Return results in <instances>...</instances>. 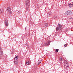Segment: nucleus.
I'll use <instances>...</instances> for the list:
<instances>
[{"label":"nucleus","mask_w":73,"mask_h":73,"mask_svg":"<svg viewBox=\"0 0 73 73\" xmlns=\"http://www.w3.org/2000/svg\"><path fill=\"white\" fill-rule=\"evenodd\" d=\"M64 66L67 68V70H68L69 69V62H68L66 60H65L64 61Z\"/></svg>","instance_id":"f257e3e1"},{"label":"nucleus","mask_w":73,"mask_h":73,"mask_svg":"<svg viewBox=\"0 0 73 73\" xmlns=\"http://www.w3.org/2000/svg\"><path fill=\"white\" fill-rule=\"evenodd\" d=\"M72 11L70 10H68L66 11L64 13L65 16H69L70 15H72Z\"/></svg>","instance_id":"f03ea898"},{"label":"nucleus","mask_w":73,"mask_h":73,"mask_svg":"<svg viewBox=\"0 0 73 73\" xmlns=\"http://www.w3.org/2000/svg\"><path fill=\"white\" fill-rule=\"evenodd\" d=\"M25 4L27 7H29V0H27L25 1Z\"/></svg>","instance_id":"7ed1b4c3"},{"label":"nucleus","mask_w":73,"mask_h":73,"mask_svg":"<svg viewBox=\"0 0 73 73\" xmlns=\"http://www.w3.org/2000/svg\"><path fill=\"white\" fill-rule=\"evenodd\" d=\"M3 51L2 50V49L1 48V47L0 46V58L2 56H3Z\"/></svg>","instance_id":"20e7f679"},{"label":"nucleus","mask_w":73,"mask_h":73,"mask_svg":"<svg viewBox=\"0 0 73 73\" xmlns=\"http://www.w3.org/2000/svg\"><path fill=\"white\" fill-rule=\"evenodd\" d=\"M51 42L50 40H49L48 42L44 44V46H49L50 44V43Z\"/></svg>","instance_id":"39448f33"},{"label":"nucleus","mask_w":73,"mask_h":73,"mask_svg":"<svg viewBox=\"0 0 73 73\" xmlns=\"http://www.w3.org/2000/svg\"><path fill=\"white\" fill-rule=\"evenodd\" d=\"M7 12L9 13L10 14H11L12 13V11H11V8L9 7H8V9H7Z\"/></svg>","instance_id":"423d86ee"},{"label":"nucleus","mask_w":73,"mask_h":73,"mask_svg":"<svg viewBox=\"0 0 73 73\" xmlns=\"http://www.w3.org/2000/svg\"><path fill=\"white\" fill-rule=\"evenodd\" d=\"M56 31H60V32H62V29L59 27H56Z\"/></svg>","instance_id":"0eeeda50"},{"label":"nucleus","mask_w":73,"mask_h":73,"mask_svg":"<svg viewBox=\"0 0 73 73\" xmlns=\"http://www.w3.org/2000/svg\"><path fill=\"white\" fill-rule=\"evenodd\" d=\"M14 63L16 65H17V64H19V62L18 61V60L14 61Z\"/></svg>","instance_id":"6e6552de"},{"label":"nucleus","mask_w":73,"mask_h":73,"mask_svg":"<svg viewBox=\"0 0 73 73\" xmlns=\"http://www.w3.org/2000/svg\"><path fill=\"white\" fill-rule=\"evenodd\" d=\"M68 5L69 7H70V8H72V7H73V5L70 3H69L68 4Z\"/></svg>","instance_id":"1a4fd4ad"},{"label":"nucleus","mask_w":73,"mask_h":73,"mask_svg":"<svg viewBox=\"0 0 73 73\" xmlns=\"http://www.w3.org/2000/svg\"><path fill=\"white\" fill-rule=\"evenodd\" d=\"M4 12V9H1L0 10V13H3Z\"/></svg>","instance_id":"9d476101"},{"label":"nucleus","mask_w":73,"mask_h":73,"mask_svg":"<svg viewBox=\"0 0 73 73\" xmlns=\"http://www.w3.org/2000/svg\"><path fill=\"white\" fill-rule=\"evenodd\" d=\"M29 64H30V63H29V61H27V62H26V65H29Z\"/></svg>","instance_id":"9b49d317"},{"label":"nucleus","mask_w":73,"mask_h":73,"mask_svg":"<svg viewBox=\"0 0 73 73\" xmlns=\"http://www.w3.org/2000/svg\"><path fill=\"white\" fill-rule=\"evenodd\" d=\"M58 27L59 28H60L61 29H62V25H60V24H59L58 25Z\"/></svg>","instance_id":"f8f14e48"},{"label":"nucleus","mask_w":73,"mask_h":73,"mask_svg":"<svg viewBox=\"0 0 73 73\" xmlns=\"http://www.w3.org/2000/svg\"><path fill=\"white\" fill-rule=\"evenodd\" d=\"M45 27H48V23H46L45 24V26H44Z\"/></svg>","instance_id":"ddd939ff"},{"label":"nucleus","mask_w":73,"mask_h":73,"mask_svg":"<svg viewBox=\"0 0 73 73\" xmlns=\"http://www.w3.org/2000/svg\"><path fill=\"white\" fill-rule=\"evenodd\" d=\"M26 8H27L26 10L27 11H29V7L28 6H27Z\"/></svg>","instance_id":"4468645a"},{"label":"nucleus","mask_w":73,"mask_h":73,"mask_svg":"<svg viewBox=\"0 0 73 73\" xmlns=\"http://www.w3.org/2000/svg\"><path fill=\"white\" fill-rule=\"evenodd\" d=\"M18 56H17L14 58V59L15 60H17L18 59Z\"/></svg>","instance_id":"2eb2a0df"},{"label":"nucleus","mask_w":73,"mask_h":73,"mask_svg":"<svg viewBox=\"0 0 73 73\" xmlns=\"http://www.w3.org/2000/svg\"><path fill=\"white\" fill-rule=\"evenodd\" d=\"M58 50H59L58 49H56L55 50V52H56V53H57L58 52Z\"/></svg>","instance_id":"dca6fc26"},{"label":"nucleus","mask_w":73,"mask_h":73,"mask_svg":"<svg viewBox=\"0 0 73 73\" xmlns=\"http://www.w3.org/2000/svg\"><path fill=\"white\" fill-rule=\"evenodd\" d=\"M51 14H52V13H51V12H48V15L49 16H50V15H51Z\"/></svg>","instance_id":"f3484780"},{"label":"nucleus","mask_w":73,"mask_h":73,"mask_svg":"<svg viewBox=\"0 0 73 73\" xmlns=\"http://www.w3.org/2000/svg\"><path fill=\"white\" fill-rule=\"evenodd\" d=\"M8 23V20H5V23Z\"/></svg>","instance_id":"a211bd4d"},{"label":"nucleus","mask_w":73,"mask_h":73,"mask_svg":"<svg viewBox=\"0 0 73 73\" xmlns=\"http://www.w3.org/2000/svg\"><path fill=\"white\" fill-rule=\"evenodd\" d=\"M5 25H6V26H8V23H5Z\"/></svg>","instance_id":"6ab92c4d"},{"label":"nucleus","mask_w":73,"mask_h":73,"mask_svg":"<svg viewBox=\"0 0 73 73\" xmlns=\"http://www.w3.org/2000/svg\"><path fill=\"white\" fill-rule=\"evenodd\" d=\"M54 18L55 19H57V16H55L54 17Z\"/></svg>","instance_id":"aec40b11"},{"label":"nucleus","mask_w":73,"mask_h":73,"mask_svg":"<svg viewBox=\"0 0 73 73\" xmlns=\"http://www.w3.org/2000/svg\"><path fill=\"white\" fill-rule=\"evenodd\" d=\"M60 61H63V59H62V58H60Z\"/></svg>","instance_id":"412c9836"},{"label":"nucleus","mask_w":73,"mask_h":73,"mask_svg":"<svg viewBox=\"0 0 73 73\" xmlns=\"http://www.w3.org/2000/svg\"><path fill=\"white\" fill-rule=\"evenodd\" d=\"M67 45H68V44H64L65 47H66V46H67Z\"/></svg>","instance_id":"4be33fe9"},{"label":"nucleus","mask_w":73,"mask_h":73,"mask_svg":"<svg viewBox=\"0 0 73 73\" xmlns=\"http://www.w3.org/2000/svg\"><path fill=\"white\" fill-rule=\"evenodd\" d=\"M14 51H15V49H13L12 50V52H14Z\"/></svg>","instance_id":"5701e85b"},{"label":"nucleus","mask_w":73,"mask_h":73,"mask_svg":"<svg viewBox=\"0 0 73 73\" xmlns=\"http://www.w3.org/2000/svg\"><path fill=\"white\" fill-rule=\"evenodd\" d=\"M27 48H29V46L28 45V46H27Z\"/></svg>","instance_id":"b1692460"},{"label":"nucleus","mask_w":73,"mask_h":73,"mask_svg":"<svg viewBox=\"0 0 73 73\" xmlns=\"http://www.w3.org/2000/svg\"><path fill=\"white\" fill-rule=\"evenodd\" d=\"M40 62H38V64H37V65H39V64H40Z\"/></svg>","instance_id":"393cba45"},{"label":"nucleus","mask_w":73,"mask_h":73,"mask_svg":"<svg viewBox=\"0 0 73 73\" xmlns=\"http://www.w3.org/2000/svg\"><path fill=\"white\" fill-rule=\"evenodd\" d=\"M25 45H26V46H28V43H26V44H25Z\"/></svg>","instance_id":"a878e982"},{"label":"nucleus","mask_w":73,"mask_h":73,"mask_svg":"<svg viewBox=\"0 0 73 73\" xmlns=\"http://www.w3.org/2000/svg\"><path fill=\"white\" fill-rule=\"evenodd\" d=\"M41 61H42V60H40V61H39V62L40 63H41Z\"/></svg>","instance_id":"bb28decb"},{"label":"nucleus","mask_w":73,"mask_h":73,"mask_svg":"<svg viewBox=\"0 0 73 73\" xmlns=\"http://www.w3.org/2000/svg\"><path fill=\"white\" fill-rule=\"evenodd\" d=\"M65 32H67V29L65 30Z\"/></svg>","instance_id":"cd10ccee"},{"label":"nucleus","mask_w":73,"mask_h":73,"mask_svg":"<svg viewBox=\"0 0 73 73\" xmlns=\"http://www.w3.org/2000/svg\"><path fill=\"white\" fill-rule=\"evenodd\" d=\"M72 6H73V2L72 3Z\"/></svg>","instance_id":"c85d7f7f"},{"label":"nucleus","mask_w":73,"mask_h":73,"mask_svg":"<svg viewBox=\"0 0 73 73\" xmlns=\"http://www.w3.org/2000/svg\"><path fill=\"white\" fill-rule=\"evenodd\" d=\"M30 23H32V21H30Z\"/></svg>","instance_id":"c756f323"},{"label":"nucleus","mask_w":73,"mask_h":73,"mask_svg":"<svg viewBox=\"0 0 73 73\" xmlns=\"http://www.w3.org/2000/svg\"><path fill=\"white\" fill-rule=\"evenodd\" d=\"M0 73H1V71L0 70Z\"/></svg>","instance_id":"7c9ffc66"}]
</instances>
